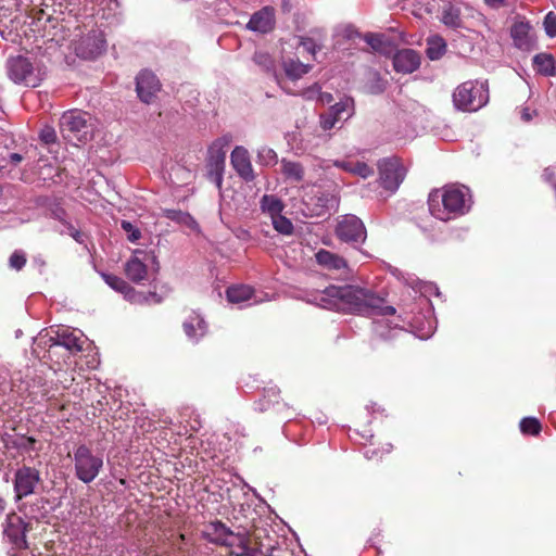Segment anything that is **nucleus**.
I'll return each instance as SVG.
<instances>
[{"instance_id":"obj_1","label":"nucleus","mask_w":556,"mask_h":556,"mask_svg":"<svg viewBox=\"0 0 556 556\" xmlns=\"http://www.w3.org/2000/svg\"><path fill=\"white\" fill-rule=\"evenodd\" d=\"M303 300L327 309L349 311L370 316H390L395 313L393 306L387 305L382 298L368 289L349 285L305 291Z\"/></svg>"},{"instance_id":"obj_2","label":"nucleus","mask_w":556,"mask_h":556,"mask_svg":"<svg viewBox=\"0 0 556 556\" xmlns=\"http://www.w3.org/2000/svg\"><path fill=\"white\" fill-rule=\"evenodd\" d=\"M430 214L437 219L447 222L466 214L470 208L469 190L462 186L450 185L433 190L429 194Z\"/></svg>"},{"instance_id":"obj_3","label":"nucleus","mask_w":556,"mask_h":556,"mask_svg":"<svg viewBox=\"0 0 556 556\" xmlns=\"http://www.w3.org/2000/svg\"><path fill=\"white\" fill-rule=\"evenodd\" d=\"M489 101L486 81L468 80L460 84L453 92V103L456 109L476 112Z\"/></svg>"},{"instance_id":"obj_4","label":"nucleus","mask_w":556,"mask_h":556,"mask_svg":"<svg viewBox=\"0 0 556 556\" xmlns=\"http://www.w3.org/2000/svg\"><path fill=\"white\" fill-rule=\"evenodd\" d=\"M89 122V114L78 110L63 113L60 119V130L65 140L77 146L91 138L92 128Z\"/></svg>"},{"instance_id":"obj_5","label":"nucleus","mask_w":556,"mask_h":556,"mask_svg":"<svg viewBox=\"0 0 556 556\" xmlns=\"http://www.w3.org/2000/svg\"><path fill=\"white\" fill-rule=\"evenodd\" d=\"M75 476L84 483H91L103 468V455L81 444L74 451Z\"/></svg>"},{"instance_id":"obj_6","label":"nucleus","mask_w":556,"mask_h":556,"mask_svg":"<svg viewBox=\"0 0 556 556\" xmlns=\"http://www.w3.org/2000/svg\"><path fill=\"white\" fill-rule=\"evenodd\" d=\"M159 270V262L152 251L135 250L125 264V274L132 282L139 283L147 280L150 271Z\"/></svg>"},{"instance_id":"obj_7","label":"nucleus","mask_w":556,"mask_h":556,"mask_svg":"<svg viewBox=\"0 0 556 556\" xmlns=\"http://www.w3.org/2000/svg\"><path fill=\"white\" fill-rule=\"evenodd\" d=\"M230 142L231 136L225 135L216 139L208 148V156L206 161L207 178L218 189L222 188L226 152Z\"/></svg>"},{"instance_id":"obj_8","label":"nucleus","mask_w":556,"mask_h":556,"mask_svg":"<svg viewBox=\"0 0 556 556\" xmlns=\"http://www.w3.org/2000/svg\"><path fill=\"white\" fill-rule=\"evenodd\" d=\"M7 67L9 77L15 84H23L27 87H37L45 76L40 68L35 67L27 58L21 55L10 58Z\"/></svg>"},{"instance_id":"obj_9","label":"nucleus","mask_w":556,"mask_h":556,"mask_svg":"<svg viewBox=\"0 0 556 556\" xmlns=\"http://www.w3.org/2000/svg\"><path fill=\"white\" fill-rule=\"evenodd\" d=\"M336 235L340 240L352 244L364 243L367 238L364 223L352 214L342 216L337 225Z\"/></svg>"},{"instance_id":"obj_10","label":"nucleus","mask_w":556,"mask_h":556,"mask_svg":"<svg viewBox=\"0 0 556 556\" xmlns=\"http://www.w3.org/2000/svg\"><path fill=\"white\" fill-rule=\"evenodd\" d=\"M380 184L391 192H394L405 177V168L396 159L382 160L379 163Z\"/></svg>"},{"instance_id":"obj_11","label":"nucleus","mask_w":556,"mask_h":556,"mask_svg":"<svg viewBox=\"0 0 556 556\" xmlns=\"http://www.w3.org/2000/svg\"><path fill=\"white\" fill-rule=\"evenodd\" d=\"M105 50V39L101 31H92L75 47V52L83 59H94Z\"/></svg>"},{"instance_id":"obj_12","label":"nucleus","mask_w":556,"mask_h":556,"mask_svg":"<svg viewBox=\"0 0 556 556\" xmlns=\"http://www.w3.org/2000/svg\"><path fill=\"white\" fill-rule=\"evenodd\" d=\"M202 533L204 539L216 545L231 547L236 542L235 532L222 521L210 522Z\"/></svg>"},{"instance_id":"obj_13","label":"nucleus","mask_w":556,"mask_h":556,"mask_svg":"<svg viewBox=\"0 0 556 556\" xmlns=\"http://www.w3.org/2000/svg\"><path fill=\"white\" fill-rule=\"evenodd\" d=\"M39 482V472L30 467L20 468L15 473L14 490L16 498L31 494Z\"/></svg>"},{"instance_id":"obj_14","label":"nucleus","mask_w":556,"mask_h":556,"mask_svg":"<svg viewBox=\"0 0 556 556\" xmlns=\"http://www.w3.org/2000/svg\"><path fill=\"white\" fill-rule=\"evenodd\" d=\"M27 531V527L23 519L12 513L7 516L5 526H4V535L9 539V541L17 548L26 547V539L25 533Z\"/></svg>"},{"instance_id":"obj_15","label":"nucleus","mask_w":556,"mask_h":556,"mask_svg":"<svg viewBox=\"0 0 556 556\" xmlns=\"http://www.w3.org/2000/svg\"><path fill=\"white\" fill-rule=\"evenodd\" d=\"M80 331L62 329L56 333L55 341L50 345L49 353H54L59 348H64L70 353H77L83 350L84 339Z\"/></svg>"},{"instance_id":"obj_16","label":"nucleus","mask_w":556,"mask_h":556,"mask_svg":"<svg viewBox=\"0 0 556 556\" xmlns=\"http://www.w3.org/2000/svg\"><path fill=\"white\" fill-rule=\"evenodd\" d=\"M514 45L523 51H531L535 48V37L529 22L518 21L510 29Z\"/></svg>"},{"instance_id":"obj_17","label":"nucleus","mask_w":556,"mask_h":556,"mask_svg":"<svg viewBox=\"0 0 556 556\" xmlns=\"http://www.w3.org/2000/svg\"><path fill=\"white\" fill-rule=\"evenodd\" d=\"M230 162L236 173L243 180L252 181L255 178L250 154L245 148L237 146L231 152Z\"/></svg>"},{"instance_id":"obj_18","label":"nucleus","mask_w":556,"mask_h":556,"mask_svg":"<svg viewBox=\"0 0 556 556\" xmlns=\"http://www.w3.org/2000/svg\"><path fill=\"white\" fill-rule=\"evenodd\" d=\"M161 85L157 77L149 71H142L137 76V93L141 101L150 103L160 91Z\"/></svg>"},{"instance_id":"obj_19","label":"nucleus","mask_w":556,"mask_h":556,"mask_svg":"<svg viewBox=\"0 0 556 556\" xmlns=\"http://www.w3.org/2000/svg\"><path fill=\"white\" fill-rule=\"evenodd\" d=\"M421 58L413 49L399 50L393 56V67L396 72L410 74L419 68Z\"/></svg>"},{"instance_id":"obj_20","label":"nucleus","mask_w":556,"mask_h":556,"mask_svg":"<svg viewBox=\"0 0 556 556\" xmlns=\"http://www.w3.org/2000/svg\"><path fill=\"white\" fill-rule=\"evenodd\" d=\"M274 24L275 10L270 7H264L251 16L247 27L253 31L268 33L273 29Z\"/></svg>"},{"instance_id":"obj_21","label":"nucleus","mask_w":556,"mask_h":556,"mask_svg":"<svg viewBox=\"0 0 556 556\" xmlns=\"http://www.w3.org/2000/svg\"><path fill=\"white\" fill-rule=\"evenodd\" d=\"M227 299L235 304H256L262 300L254 296V291L249 286H232L227 289Z\"/></svg>"},{"instance_id":"obj_22","label":"nucleus","mask_w":556,"mask_h":556,"mask_svg":"<svg viewBox=\"0 0 556 556\" xmlns=\"http://www.w3.org/2000/svg\"><path fill=\"white\" fill-rule=\"evenodd\" d=\"M102 278L112 289L124 294L130 302H139V294L123 278L111 274H102Z\"/></svg>"},{"instance_id":"obj_23","label":"nucleus","mask_w":556,"mask_h":556,"mask_svg":"<svg viewBox=\"0 0 556 556\" xmlns=\"http://www.w3.org/2000/svg\"><path fill=\"white\" fill-rule=\"evenodd\" d=\"M184 329L189 339L198 341L206 333V324L198 313L193 312L184 321Z\"/></svg>"},{"instance_id":"obj_24","label":"nucleus","mask_w":556,"mask_h":556,"mask_svg":"<svg viewBox=\"0 0 556 556\" xmlns=\"http://www.w3.org/2000/svg\"><path fill=\"white\" fill-rule=\"evenodd\" d=\"M316 262L328 270H340L348 267L346 261L328 250H319L316 255Z\"/></svg>"},{"instance_id":"obj_25","label":"nucleus","mask_w":556,"mask_h":556,"mask_svg":"<svg viewBox=\"0 0 556 556\" xmlns=\"http://www.w3.org/2000/svg\"><path fill=\"white\" fill-rule=\"evenodd\" d=\"M534 70L544 76L556 75V61L549 53H539L533 58Z\"/></svg>"},{"instance_id":"obj_26","label":"nucleus","mask_w":556,"mask_h":556,"mask_svg":"<svg viewBox=\"0 0 556 556\" xmlns=\"http://www.w3.org/2000/svg\"><path fill=\"white\" fill-rule=\"evenodd\" d=\"M261 210L268 214L270 219L280 215L285 208L282 201L274 194H265L261 199Z\"/></svg>"},{"instance_id":"obj_27","label":"nucleus","mask_w":556,"mask_h":556,"mask_svg":"<svg viewBox=\"0 0 556 556\" xmlns=\"http://www.w3.org/2000/svg\"><path fill=\"white\" fill-rule=\"evenodd\" d=\"M280 166L286 179L294 182H301L304 179V167L299 162L283 159L280 162Z\"/></svg>"},{"instance_id":"obj_28","label":"nucleus","mask_w":556,"mask_h":556,"mask_svg":"<svg viewBox=\"0 0 556 556\" xmlns=\"http://www.w3.org/2000/svg\"><path fill=\"white\" fill-rule=\"evenodd\" d=\"M283 70L289 78L299 79L309 72L311 65L304 64L295 59H287L283 61Z\"/></svg>"},{"instance_id":"obj_29","label":"nucleus","mask_w":556,"mask_h":556,"mask_svg":"<svg viewBox=\"0 0 556 556\" xmlns=\"http://www.w3.org/2000/svg\"><path fill=\"white\" fill-rule=\"evenodd\" d=\"M329 112H331L339 121L348 119L354 114V101L351 98H343L338 103L333 104Z\"/></svg>"},{"instance_id":"obj_30","label":"nucleus","mask_w":556,"mask_h":556,"mask_svg":"<svg viewBox=\"0 0 556 556\" xmlns=\"http://www.w3.org/2000/svg\"><path fill=\"white\" fill-rule=\"evenodd\" d=\"M446 51V43L439 36L430 37L427 40V56L430 60H439Z\"/></svg>"},{"instance_id":"obj_31","label":"nucleus","mask_w":556,"mask_h":556,"mask_svg":"<svg viewBox=\"0 0 556 556\" xmlns=\"http://www.w3.org/2000/svg\"><path fill=\"white\" fill-rule=\"evenodd\" d=\"M442 22L447 27H462L460 10L452 4L447 5L442 12Z\"/></svg>"},{"instance_id":"obj_32","label":"nucleus","mask_w":556,"mask_h":556,"mask_svg":"<svg viewBox=\"0 0 556 556\" xmlns=\"http://www.w3.org/2000/svg\"><path fill=\"white\" fill-rule=\"evenodd\" d=\"M164 215L168 219L174 220V222H176L178 224L185 225V226H187L188 228H191V229H194L198 226V224L194 220V218L189 213H186V212H182V211L166 210V211H164Z\"/></svg>"},{"instance_id":"obj_33","label":"nucleus","mask_w":556,"mask_h":556,"mask_svg":"<svg viewBox=\"0 0 556 556\" xmlns=\"http://www.w3.org/2000/svg\"><path fill=\"white\" fill-rule=\"evenodd\" d=\"M236 542L235 545L231 546V554L235 556H247L250 553L249 539L245 534L235 533Z\"/></svg>"},{"instance_id":"obj_34","label":"nucleus","mask_w":556,"mask_h":556,"mask_svg":"<svg viewBox=\"0 0 556 556\" xmlns=\"http://www.w3.org/2000/svg\"><path fill=\"white\" fill-rule=\"evenodd\" d=\"M257 160L261 164L265 166H273L277 163L278 156L273 149L268 147H262L257 151Z\"/></svg>"},{"instance_id":"obj_35","label":"nucleus","mask_w":556,"mask_h":556,"mask_svg":"<svg viewBox=\"0 0 556 556\" xmlns=\"http://www.w3.org/2000/svg\"><path fill=\"white\" fill-rule=\"evenodd\" d=\"M274 228L281 235H291L293 231V225L287 217L281 214L271 218Z\"/></svg>"},{"instance_id":"obj_36","label":"nucleus","mask_w":556,"mask_h":556,"mask_svg":"<svg viewBox=\"0 0 556 556\" xmlns=\"http://www.w3.org/2000/svg\"><path fill=\"white\" fill-rule=\"evenodd\" d=\"M365 41L377 52L387 51V39L380 34H368L365 36Z\"/></svg>"},{"instance_id":"obj_37","label":"nucleus","mask_w":556,"mask_h":556,"mask_svg":"<svg viewBox=\"0 0 556 556\" xmlns=\"http://www.w3.org/2000/svg\"><path fill=\"white\" fill-rule=\"evenodd\" d=\"M540 422L535 418L527 417L520 421V430L525 434H538L540 432Z\"/></svg>"},{"instance_id":"obj_38","label":"nucleus","mask_w":556,"mask_h":556,"mask_svg":"<svg viewBox=\"0 0 556 556\" xmlns=\"http://www.w3.org/2000/svg\"><path fill=\"white\" fill-rule=\"evenodd\" d=\"M122 228L126 231L127 238L130 242H136L140 239L141 232L130 222L122 220Z\"/></svg>"},{"instance_id":"obj_39","label":"nucleus","mask_w":556,"mask_h":556,"mask_svg":"<svg viewBox=\"0 0 556 556\" xmlns=\"http://www.w3.org/2000/svg\"><path fill=\"white\" fill-rule=\"evenodd\" d=\"M9 263H10V266L14 269H16V270L22 269L24 267V265L26 264L25 253L22 251L13 252V254L10 256Z\"/></svg>"},{"instance_id":"obj_40","label":"nucleus","mask_w":556,"mask_h":556,"mask_svg":"<svg viewBox=\"0 0 556 556\" xmlns=\"http://www.w3.org/2000/svg\"><path fill=\"white\" fill-rule=\"evenodd\" d=\"M544 28L546 35L551 38L556 37V14L549 12L544 18Z\"/></svg>"},{"instance_id":"obj_41","label":"nucleus","mask_w":556,"mask_h":556,"mask_svg":"<svg viewBox=\"0 0 556 556\" xmlns=\"http://www.w3.org/2000/svg\"><path fill=\"white\" fill-rule=\"evenodd\" d=\"M340 121L331 112H327L326 114L320 115L319 123L323 130L327 131L332 129Z\"/></svg>"},{"instance_id":"obj_42","label":"nucleus","mask_w":556,"mask_h":556,"mask_svg":"<svg viewBox=\"0 0 556 556\" xmlns=\"http://www.w3.org/2000/svg\"><path fill=\"white\" fill-rule=\"evenodd\" d=\"M352 174L357 175L362 178H367L374 174V169L366 163L358 162L353 164Z\"/></svg>"},{"instance_id":"obj_43","label":"nucleus","mask_w":556,"mask_h":556,"mask_svg":"<svg viewBox=\"0 0 556 556\" xmlns=\"http://www.w3.org/2000/svg\"><path fill=\"white\" fill-rule=\"evenodd\" d=\"M39 138L46 144H51L56 141V132L53 127L45 126L39 134Z\"/></svg>"},{"instance_id":"obj_44","label":"nucleus","mask_w":556,"mask_h":556,"mask_svg":"<svg viewBox=\"0 0 556 556\" xmlns=\"http://www.w3.org/2000/svg\"><path fill=\"white\" fill-rule=\"evenodd\" d=\"M253 60L256 64L266 71H269L273 67V61L267 53L256 52L253 56Z\"/></svg>"},{"instance_id":"obj_45","label":"nucleus","mask_w":556,"mask_h":556,"mask_svg":"<svg viewBox=\"0 0 556 556\" xmlns=\"http://www.w3.org/2000/svg\"><path fill=\"white\" fill-rule=\"evenodd\" d=\"M0 35L5 40L15 41L20 34L13 33V27H9V25L4 21H0Z\"/></svg>"},{"instance_id":"obj_46","label":"nucleus","mask_w":556,"mask_h":556,"mask_svg":"<svg viewBox=\"0 0 556 556\" xmlns=\"http://www.w3.org/2000/svg\"><path fill=\"white\" fill-rule=\"evenodd\" d=\"M300 46L312 55L316 53L317 49H320V46H317L314 39L309 37H302Z\"/></svg>"},{"instance_id":"obj_47","label":"nucleus","mask_w":556,"mask_h":556,"mask_svg":"<svg viewBox=\"0 0 556 556\" xmlns=\"http://www.w3.org/2000/svg\"><path fill=\"white\" fill-rule=\"evenodd\" d=\"M393 275H395L399 279H402L406 285L410 286L412 288H416L417 287V279L413 276V275H409V274H403L402 271H400L399 269H394L393 271Z\"/></svg>"},{"instance_id":"obj_48","label":"nucleus","mask_w":556,"mask_h":556,"mask_svg":"<svg viewBox=\"0 0 556 556\" xmlns=\"http://www.w3.org/2000/svg\"><path fill=\"white\" fill-rule=\"evenodd\" d=\"M319 93H320V87L317 84H315V85L311 86L309 88L302 91V96L307 100H312V99L316 98Z\"/></svg>"},{"instance_id":"obj_49","label":"nucleus","mask_w":556,"mask_h":556,"mask_svg":"<svg viewBox=\"0 0 556 556\" xmlns=\"http://www.w3.org/2000/svg\"><path fill=\"white\" fill-rule=\"evenodd\" d=\"M332 165L345 172L352 173L353 164L344 161H333Z\"/></svg>"},{"instance_id":"obj_50","label":"nucleus","mask_w":556,"mask_h":556,"mask_svg":"<svg viewBox=\"0 0 556 556\" xmlns=\"http://www.w3.org/2000/svg\"><path fill=\"white\" fill-rule=\"evenodd\" d=\"M507 0H484L485 4L492 9H498L506 4Z\"/></svg>"},{"instance_id":"obj_51","label":"nucleus","mask_w":556,"mask_h":556,"mask_svg":"<svg viewBox=\"0 0 556 556\" xmlns=\"http://www.w3.org/2000/svg\"><path fill=\"white\" fill-rule=\"evenodd\" d=\"M279 394V391L275 388H270L267 390V397H268V403H271V404H275V403H278L276 397L278 396Z\"/></svg>"},{"instance_id":"obj_52","label":"nucleus","mask_w":556,"mask_h":556,"mask_svg":"<svg viewBox=\"0 0 556 556\" xmlns=\"http://www.w3.org/2000/svg\"><path fill=\"white\" fill-rule=\"evenodd\" d=\"M318 99L323 104H329L333 98L331 93L328 92H321L318 94Z\"/></svg>"},{"instance_id":"obj_53","label":"nucleus","mask_w":556,"mask_h":556,"mask_svg":"<svg viewBox=\"0 0 556 556\" xmlns=\"http://www.w3.org/2000/svg\"><path fill=\"white\" fill-rule=\"evenodd\" d=\"M555 175H556V173H555V168L554 167H547L543 172V178L546 181H552V179L555 177Z\"/></svg>"},{"instance_id":"obj_54","label":"nucleus","mask_w":556,"mask_h":556,"mask_svg":"<svg viewBox=\"0 0 556 556\" xmlns=\"http://www.w3.org/2000/svg\"><path fill=\"white\" fill-rule=\"evenodd\" d=\"M9 159L13 165H17L24 160L23 155L20 153H11L9 155Z\"/></svg>"},{"instance_id":"obj_55","label":"nucleus","mask_w":556,"mask_h":556,"mask_svg":"<svg viewBox=\"0 0 556 556\" xmlns=\"http://www.w3.org/2000/svg\"><path fill=\"white\" fill-rule=\"evenodd\" d=\"M331 165V161L328 160H317L316 166L321 169H328Z\"/></svg>"},{"instance_id":"obj_56","label":"nucleus","mask_w":556,"mask_h":556,"mask_svg":"<svg viewBox=\"0 0 556 556\" xmlns=\"http://www.w3.org/2000/svg\"><path fill=\"white\" fill-rule=\"evenodd\" d=\"M364 454L369 459L378 457V453L376 452V450H372V448H367Z\"/></svg>"},{"instance_id":"obj_57","label":"nucleus","mask_w":556,"mask_h":556,"mask_svg":"<svg viewBox=\"0 0 556 556\" xmlns=\"http://www.w3.org/2000/svg\"><path fill=\"white\" fill-rule=\"evenodd\" d=\"M382 324L381 323H376L375 325V332L381 337V338H384V333H383V330H382Z\"/></svg>"},{"instance_id":"obj_58","label":"nucleus","mask_w":556,"mask_h":556,"mask_svg":"<svg viewBox=\"0 0 556 556\" xmlns=\"http://www.w3.org/2000/svg\"><path fill=\"white\" fill-rule=\"evenodd\" d=\"M521 117H522V119H523V121H526V122H529V121H531V118H532V116H531V114H530V112H529V110H528V109H523V110H522Z\"/></svg>"},{"instance_id":"obj_59","label":"nucleus","mask_w":556,"mask_h":556,"mask_svg":"<svg viewBox=\"0 0 556 556\" xmlns=\"http://www.w3.org/2000/svg\"><path fill=\"white\" fill-rule=\"evenodd\" d=\"M250 553L249 555L247 556H260L261 555V551L258 548H251L250 547Z\"/></svg>"},{"instance_id":"obj_60","label":"nucleus","mask_w":556,"mask_h":556,"mask_svg":"<svg viewBox=\"0 0 556 556\" xmlns=\"http://www.w3.org/2000/svg\"><path fill=\"white\" fill-rule=\"evenodd\" d=\"M4 509H5V503L2 498H0V515L3 513Z\"/></svg>"},{"instance_id":"obj_61","label":"nucleus","mask_w":556,"mask_h":556,"mask_svg":"<svg viewBox=\"0 0 556 556\" xmlns=\"http://www.w3.org/2000/svg\"><path fill=\"white\" fill-rule=\"evenodd\" d=\"M109 5L118 7V3L115 0H109Z\"/></svg>"},{"instance_id":"obj_62","label":"nucleus","mask_w":556,"mask_h":556,"mask_svg":"<svg viewBox=\"0 0 556 556\" xmlns=\"http://www.w3.org/2000/svg\"><path fill=\"white\" fill-rule=\"evenodd\" d=\"M352 35V29L350 27L346 28V36L348 37H351Z\"/></svg>"},{"instance_id":"obj_63","label":"nucleus","mask_w":556,"mask_h":556,"mask_svg":"<svg viewBox=\"0 0 556 556\" xmlns=\"http://www.w3.org/2000/svg\"><path fill=\"white\" fill-rule=\"evenodd\" d=\"M431 333H432V330H429L428 333L426 336H422L421 338H428L431 336Z\"/></svg>"},{"instance_id":"obj_64","label":"nucleus","mask_w":556,"mask_h":556,"mask_svg":"<svg viewBox=\"0 0 556 556\" xmlns=\"http://www.w3.org/2000/svg\"><path fill=\"white\" fill-rule=\"evenodd\" d=\"M387 446H388V447L386 448V452H387V453H389V452L391 451V445H390V444H388Z\"/></svg>"}]
</instances>
